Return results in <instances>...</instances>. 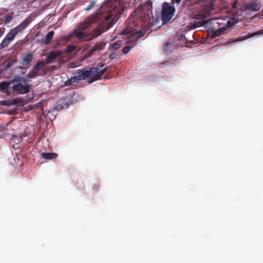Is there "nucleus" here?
Returning a JSON list of instances; mask_svg holds the SVG:
<instances>
[{"label":"nucleus","instance_id":"f8f14e48","mask_svg":"<svg viewBox=\"0 0 263 263\" xmlns=\"http://www.w3.org/2000/svg\"><path fill=\"white\" fill-rule=\"evenodd\" d=\"M33 58V54L31 53H27L22 59L23 64L29 66Z\"/></svg>","mask_w":263,"mask_h":263},{"label":"nucleus","instance_id":"9b49d317","mask_svg":"<svg viewBox=\"0 0 263 263\" xmlns=\"http://www.w3.org/2000/svg\"><path fill=\"white\" fill-rule=\"evenodd\" d=\"M11 86L12 83H10V81L9 82H3L0 83L1 89L3 91H6L8 95L11 93Z\"/></svg>","mask_w":263,"mask_h":263},{"label":"nucleus","instance_id":"20e7f679","mask_svg":"<svg viewBox=\"0 0 263 263\" xmlns=\"http://www.w3.org/2000/svg\"><path fill=\"white\" fill-rule=\"evenodd\" d=\"M26 80L20 77H16L10 81L12 83L11 93L25 94L30 92L31 85L25 84Z\"/></svg>","mask_w":263,"mask_h":263},{"label":"nucleus","instance_id":"393cba45","mask_svg":"<svg viewBox=\"0 0 263 263\" xmlns=\"http://www.w3.org/2000/svg\"><path fill=\"white\" fill-rule=\"evenodd\" d=\"M200 2V0H186L185 4L187 5H192L194 4H198Z\"/></svg>","mask_w":263,"mask_h":263},{"label":"nucleus","instance_id":"f704fd0d","mask_svg":"<svg viewBox=\"0 0 263 263\" xmlns=\"http://www.w3.org/2000/svg\"><path fill=\"white\" fill-rule=\"evenodd\" d=\"M236 5H237L236 2L232 3V6L234 8H235L236 7Z\"/></svg>","mask_w":263,"mask_h":263},{"label":"nucleus","instance_id":"0eeeda50","mask_svg":"<svg viewBox=\"0 0 263 263\" xmlns=\"http://www.w3.org/2000/svg\"><path fill=\"white\" fill-rule=\"evenodd\" d=\"M105 46V43L103 41H100L96 43L88 52L84 54V58H88L95 54V53L102 50Z\"/></svg>","mask_w":263,"mask_h":263},{"label":"nucleus","instance_id":"cd10ccee","mask_svg":"<svg viewBox=\"0 0 263 263\" xmlns=\"http://www.w3.org/2000/svg\"><path fill=\"white\" fill-rule=\"evenodd\" d=\"M95 2H91L88 6L85 8L86 11H88L92 9L94 6H95Z\"/></svg>","mask_w":263,"mask_h":263},{"label":"nucleus","instance_id":"a878e982","mask_svg":"<svg viewBox=\"0 0 263 263\" xmlns=\"http://www.w3.org/2000/svg\"><path fill=\"white\" fill-rule=\"evenodd\" d=\"M236 21H235V18H231L229 21L227 22V26L228 27H231L234 25L236 23Z\"/></svg>","mask_w":263,"mask_h":263},{"label":"nucleus","instance_id":"f3484780","mask_svg":"<svg viewBox=\"0 0 263 263\" xmlns=\"http://www.w3.org/2000/svg\"><path fill=\"white\" fill-rule=\"evenodd\" d=\"M46 64V62H43V61L39 62L34 66L32 72L33 73H36L38 71L41 70Z\"/></svg>","mask_w":263,"mask_h":263},{"label":"nucleus","instance_id":"6e6552de","mask_svg":"<svg viewBox=\"0 0 263 263\" xmlns=\"http://www.w3.org/2000/svg\"><path fill=\"white\" fill-rule=\"evenodd\" d=\"M102 66L103 65L99 66V65H98L96 67H91V68H94L95 69V71H94L92 78L89 82V83H92L93 82L100 79L106 71L107 69V67L100 69V67Z\"/></svg>","mask_w":263,"mask_h":263},{"label":"nucleus","instance_id":"bb28decb","mask_svg":"<svg viewBox=\"0 0 263 263\" xmlns=\"http://www.w3.org/2000/svg\"><path fill=\"white\" fill-rule=\"evenodd\" d=\"M13 19V17L11 15H8L6 16L4 20V23L5 24H8L10 23Z\"/></svg>","mask_w":263,"mask_h":263},{"label":"nucleus","instance_id":"412c9836","mask_svg":"<svg viewBox=\"0 0 263 263\" xmlns=\"http://www.w3.org/2000/svg\"><path fill=\"white\" fill-rule=\"evenodd\" d=\"M121 46V41H117L110 45L109 49L118 50Z\"/></svg>","mask_w":263,"mask_h":263},{"label":"nucleus","instance_id":"2f4dec72","mask_svg":"<svg viewBox=\"0 0 263 263\" xmlns=\"http://www.w3.org/2000/svg\"><path fill=\"white\" fill-rule=\"evenodd\" d=\"M5 30V28H3V27L0 28V37L4 34Z\"/></svg>","mask_w":263,"mask_h":263},{"label":"nucleus","instance_id":"9d476101","mask_svg":"<svg viewBox=\"0 0 263 263\" xmlns=\"http://www.w3.org/2000/svg\"><path fill=\"white\" fill-rule=\"evenodd\" d=\"M17 58L16 55H15L13 57L10 58L8 59V60L6 61L4 63V69L5 70H7L11 66H12L14 64L17 63Z\"/></svg>","mask_w":263,"mask_h":263},{"label":"nucleus","instance_id":"4be33fe9","mask_svg":"<svg viewBox=\"0 0 263 263\" xmlns=\"http://www.w3.org/2000/svg\"><path fill=\"white\" fill-rule=\"evenodd\" d=\"M23 46V41H18L14 45H13V48L15 50H21Z\"/></svg>","mask_w":263,"mask_h":263},{"label":"nucleus","instance_id":"f257e3e1","mask_svg":"<svg viewBox=\"0 0 263 263\" xmlns=\"http://www.w3.org/2000/svg\"><path fill=\"white\" fill-rule=\"evenodd\" d=\"M128 0H109L95 13L86 17L73 30V35L79 40L89 41L111 28L127 7Z\"/></svg>","mask_w":263,"mask_h":263},{"label":"nucleus","instance_id":"5701e85b","mask_svg":"<svg viewBox=\"0 0 263 263\" xmlns=\"http://www.w3.org/2000/svg\"><path fill=\"white\" fill-rule=\"evenodd\" d=\"M205 16L203 14H193V18L197 20H202L205 18Z\"/></svg>","mask_w":263,"mask_h":263},{"label":"nucleus","instance_id":"ddd939ff","mask_svg":"<svg viewBox=\"0 0 263 263\" xmlns=\"http://www.w3.org/2000/svg\"><path fill=\"white\" fill-rule=\"evenodd\" d=\"M54 32L53 31H51L49 32L45 36V39L44 40H42V43L44 45H48L49 44L53 38V36L54 35Z\"/></svg>","mask_w":263,"mask_h":263},{"label":"nucleus","instance_id":"2eb2a0df","mask_svg":"<svg viewBox=\"0 0 263 263\" xmlns=\"http://www.w3.org/2000/svg\"><path fill=\"white\" fill-rule=\"evenodd\" d=\"M127 44L129 45L128 46H125L123 48L122 51L123 53L126 54L128 52H129V51L131 50V49L134 47L135 45H133V42L132 41V39L129 38V40L127 41Z\"/></svg>","mask_w":263,"mask_h":263},{"label":"nucleus","instance_id":"f03ea898","mask_svg":"<svg viewBox=\"0 0 263 263\" xmlns=\"http://www.w3.org/2000/svg\"><path fill=\"white\" fill-rule=\"evenodd\" d=\"M137 16L134 17L130 15L126 22V27L122 31V34L129 35V38L133 42V45H136L137 41L141 37L144 36L148 30L149 27L147 25L142 26L137 21L139 18L142 22L147 24H151L153 22L152 10L147 7L142 9L136 10Z\"/></svg>","mask_w":263,"mask_h":263},{"label":"nucleus","instance_id":"b1692460","mask_svg":"<svg viewBox=\"0 0 263 263\" xmlns=\"http://www.w3.org/2000/svg\"><path fill=\"white\" fill-rule=\"evenodd\" d=\"M76 49V47L72 45H68L65 50V52L70 53Z\"/></svg>","mask_w":263,"mask_h":263},{"label":"nucleus","instance_id":"473e14b6","mask_svg":"<svg viewBox=\"0 0 263 263\" xmlns=\"http://www.w3.org/2000/svg\"><path fill=\"white\" fill-rule=\"evenodd\" d=\"M181 2V0H172V6H173L175 3H176L178 4H179Z\"/></svg>","mask_w":263,"mask_h":263},{"label":"nucleus","instance_id":"aec40b11","mask_svg":"<svg viewBox=\"0 0 263 263\" xmlns=\"http://www.w3.org/2000/svg\"><path fill=\"white\" fill-rule=\"evenodd\" d=\"M80 81V79L78 77V74L75 75L74 77H71L70 79H69L66 82V84H71L73 83H78Z\"/></svg>","mask_w":263,"mask_h":263},{"label":"nucleus","instance_id":"39448f33","mask_svg":"<svg viewBox=\"0 0 263 263\" xmlns=\"http://www.w3.org/2000/svg\"><path fill=\"white\" fill-rule=\"evenodd\" d=\"M175 9L170 4L165 2L163 4L161 19L163 23L170 21L174 14Z\"/></svg>","mask_w":263,"mask_h":263},{"label":"nucleus","instance_id":"1a4fd4ad","mask_svg":"<svg viewBox=\"0 0 263 263\" xmlns=\"http://www.w3.org/2000/svg\"><path fill=\"white\" fill-rule=\"evenodd\" d=\"M63 52L61 51H51L46 57V64H48L54 62L55 59L62 55Z\"/></svg>","mask_w":263,"mask_h":263},{"label":"nucleus","instance_id":"4468645a","mask_svg":"<svg viewBox=\"0 0 263 263\" xmlns=\"http://www.w3.org/2000/svg\"><path fill=\"white\" fill-rule=\"evenodd\" d=\"M42 157L46 159L51 160L55 159L58 155L54 153H43L41 154Z\"/></svg>","mask_w":263,"mask_h":263},{"label":"nucleus","instance_id":"423d86ee","mask_svg":"<svg viewBox=\"0 0 263 263\" xmlns=\"http://www.w3.org/2000/svg\"><path fill=\"white\" fill-rule=\"evenodd\" d=\"M94 70H95V69L91 68V67L78 69L76 74H78V77L79 79H80V81L85 80L88 78H91V79L94 73ZM96 71H95V72Z\"/></svg>","mask_w":263,"mask_h":263},{"label":"nucleus","instance_id":"c9c22d12","mask_svg":"<svg viewBox=\"0 0 263 263\" xmlns=\"http://www.w3.org/2000/svg\"><path fill=\"white\" fill-rule=\"evenodd\" d=\"M18 68H20V69H22V68H23V67L22 66H19V67H18Z\"/></svg>","mask_w":263,"mask_h":263},{"label":"nucleus","instance_id":"a211bd4d","mask_svg":"<svg viewBox=\"0 0 263 263\" xmlns=\"http://www.w3.org/2000/svg\"><path fill=\"white\" fill-rule=\"evenodd\" d=\"M248 8L254 11H258L260 9L261 5L260 3H255L253 2L249 4Z\"/></svg>","mask_w":263,"mask_h":263},{"label":"nucleus","instance_id":"6ab92c4d","mask_svg":"<svg viewBox=\"0 0 263 263\" xmlns=\"http://www.w3.org/2000/svg\"><path fill=\"white\" fill-rule=\"evenodd\" d=\"M226 29V28L222 27L221 28L219 29L216 31L212 32L211 37L212 38H215L221 34H223Z\"/></svg>","mask_w":263,"mask_h":263},{"label":"nucleus","instance_id":"dca6fc26","mask_svg":"<svg viewBox=\"0 0 263 263\" xmlns=\"http://www.w3.org/2000/svg\"><path fill=\"white\" fill-rule=\"evenodd\" d=\"M206 24V21H202L198 22H193L190 24V27L191 29H195L196 28L201 27Z\"/></svg>","mask_w":263,"mask_h":263},{"label":"nucleus","instance_id":"72a5a7b5","mask_svg":"<svg viewBox=\"0 0 263 263\" xmlns=\"http://www.w3.org/2000/svg\"><path fill=\"white\" fill-rule=\"evenodd\" d=\"M116 57H117V54L115 53H114L110 54L109 58L110 59L112 60V59H115L116 58Z\"/></svg>","mask_w":263,"mask_h":263},{"label":"nucleus","instance_id":"7ed1b4c3","mask_svg":"<svg viewBox=\"0 0 263 263\" xmlns=\"http://www.w3.org/2000/svg\"><path fill=\"white\" fill-rule=\"evenodd\" d=\"M32 17L30 16H28L17 26L11 29L0 44V50L7 47L14 40L15 37L20 32L27 28L28 25L32 22Z\"/></svg>","mask_w":263,"mask_h":263},{"label":"nucleus","instance_id":"c756f323","mask_svg":"<svg viewBox=\"0 0 263 263\" xmlns=\"http://www.w3.org/2000/svg\"><path fill=\"white\" fill-rule=\"evenodd\" d=\"M171 45V44L170 43H166L163 47L164 51L166 52H167Z\"/></svg>","mask_w":263,"mask_h":263},{"label":"nucleus","instance_id":"c85d7f7f","mask_svg":"<svg viewBox=\"0 0 263 263\" xmlns=\"http://www.w3.org/2000/svg\"><path fill=\"white\" fill-rule=\"evenodd\" d=\"M258 34V32H256L255 33H254V34L252 35H245L244 36H240L239 37V40L240 41H242V40H246V39H248L249 37H251V36H253L255 34Z\"/></svg>","mask_w":263,"mask_h":263},{"label":"nucleus","instance_id":"7c9ffc66","mask_svg":"<svg viewBox=\"0 0 263 263\" xmlns=\"http://www.w3.org/2000/svg\"><path fill=\"white\" fill-rule=\"evenodd\" d=\"M34 73H33L32 72V73H29L28 74H27V77L29 78H33L35 77V75L34 74Z\"/></svg>","mask_w":263,"mask_h":263}]
</instances>
